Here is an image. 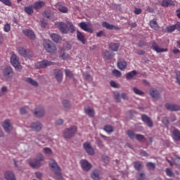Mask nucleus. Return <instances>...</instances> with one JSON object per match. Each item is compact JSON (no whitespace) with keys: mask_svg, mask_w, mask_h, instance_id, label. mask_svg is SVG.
<instances>
[{"mask_svg":"<svg viewBox=\"0 0 180 180\" xmlns=\"http://www.w3.org/2000/svg\"><path fill=\"white\" fill-rule=\"evenodd\" d=\"M141 120L143 122V123H146L148 127H153V126H154L151 118H150V117L146 114H143L141 115Z\"/></svg>","mask_w":180,"mask_h":180,"instance_id":"obj_16","label":"nucleus"},{"mask_svg":"<svg viewBox=\"0 0 180 180\" xmlns=\"http://www.w3.org/2000/svg\"><path fill=\"white\" fill-rule=\"evenodd\" d=\"M101 36H103V37H106V34H105V32L103 31H100L96 33V37H101Z\"/></svg>","mask_w":180,"mask_h":180,"instance_id":"obj_63","label":"nucleus"},{"mask_svg":"<svg viewBox=\"0 0 180 180\" xmlns=\"http://www.w3.org/2000/svg\"><path fill=\"white\" fill-rule=\"evenodd\" d=\"M22 33L25 34V36H27V37L31 40H34V39H36V35H34V32H33L32 30L24 29L22 30Z\"/></svg>","mask_w":180,"mask_h":180,"instance_id":"obj_18","label":"nucleus"},{"mask_svg":"<svg viewBox=\"0 0 180 180\" xmlns=\"http://www.w3.org/2000/svg\"><path fill=\"white\" fill-rule=\"evenodd\" d=\"M133 92L135 94V95H139V96H143L144 91L139 89L137 87H134L132 89Z\"/></svg>","mask_w":180,"mask_h":180,"instance_id":"obj_36","label":"nucleus"},{"mask_svg":"<svg viewBox=\"0 0 180 180\" xmlns=\"http://www.w3.org/2000/svg\"><path fill=\"white\" fill-rule=\"evenodd\" d=\"M83 147L89 155H94L95 154V150L89 142L84 143Z\"/></svg>","mask_w":180,"mask_h":180,"instance_id":"obj_12","label":"nucleus"},{"mask_svg":"<svg viewBox=\"0 0 180 180\" xmlns=\"http://www.w3.org/2000/svg\"><path fill=\"white\" fill-rule=\"evenodd\" d=\"M11 63L14 68L16 70H20V63H19V58L16 55L12 54L11 57Z\"/></svg>","mask_w":180,"mask_h":180,"instance_id":"obj_9","label":"nucleus"},{"mask_svg":"<svg viewBox=\"0 0 180 180\" xmlns=\"http://www.w3.org/2000/svg\"><path fill=\"white\" fill-rule=\"evenodd\" d=\"M122 99H124V101H129V96H127V94L122 93L121 94Z\"/></svg>","mask_w":180,"mask_h":180,"instance_id":"obj_61","label":"nucleus"},{"mask_svg":"<svg viewBox=\"0 0 180 180\" xmlns=\"http://www.w3.org/2000/svg\"><path fill=\"white\" fill-rule=\"evenodd\" d=\"M165 106L166 109L170 112H177L178 110H180V106L178 104H171L167 103Z\"/></svg>","mask_w":180,"mask_h":180,"instance_id":"obj_14","label":"nucleus"},{"mask_svg":"<svg viewBox=\"0 0 180 180\" xmlns=\"http://www.w3.org/2000/svg\"><path fill=\"white\" fill-rule=\"evenodd\" d=\"M170 5L175 6V2L172 0H162V6L167 8V6H169Z\"/></svg>","mask_w":180,"mask_h":180,"instance_id":"obj_31","label":"nucleus"},{"mask_svg":"<svg viewBox=\"0 0 180 180\" xmlns=\"http://www.w3.org/2000/svg\"><path fill=\"white\" fill-rule=\"evenodd\" d=\"M4 31L5 33H9L11 32V24L6 23L4 26Z\"/></svg>","mask_w":180,"mask_h":180,"instance_id":"obj_46","label":"nucleus"},{"mask_svg":"<svg viewBox=\"0 0 180 180\" xmlns=\"http://www.w3.org/2000/svg\"><path fill=\"white\" fill-rule=\"evenodd\" d=\"M77 38L79 41H81V43H82V44H85L86 39H85V36H84V34L79 30L77 31Z\"/></svg>","mask_w":180,"mask_h":180,"instance_id":"obj_25","label":"nucleus"},{"mask_svg":"<svg viewBox=\"0 0 180 180\" xmlns=\"http://www.w3.org/2000/svg\"><path fill=\"white\" fill-rule=\"evenodd\" d=\"M18 53L22 56V57H25V58H30L33 56V53L30 51H27L22 47L18 48Z\"/></svg>","mask_w":180,"mask_h":180,"instance_id":"obj_11","label":"nucleus"},{"mask_svg":"<svg viewBox=\"0 0 180 180\" xmlns=\"http://www.w3.org/2000/svg\"><path fill=\"white\" fill-rule=\"evenodd\" d=\"M3 75L6 79H12L13 75H15V72H13V69L11 67H7L4 68L3 71Z\"/></svg>","mask_w":180,"mask_h":180,"instance_id":"obj_7","label":"nucleus"},{"mask_svg":"<svg viewBox=\"0 0 180 180\" xmlns=\"http://www.w3.org/2000/svg\"><path fill=\"white\" fill-rule=\"evenodd\" d=\"M51 39L55 43H58V41H61V40H62L61 37H60V35H58V34H51Z\"/></svg>","mask_w":180,"mask_h":180,"instance_id":"obj_32","label":"nucleus"},{"mask_svg":"<svg viewBox=\"0 0 180 180\" xmlns=\"http://www.w3.org/2000/svg\"><path fill=\"white\" fill-rule=\"evenodd\" d=\"M33 6L30 5L28 6H25L24 8V11L25 12V13H27V15H32V13L34 12V11L33 10Z\"/></svg>","mask_w":180,"mask_h":180,"instance_id":"obj_33","label":"nucleus"},{"mask_svg":"<svg viewBox=\"0 0 180 180\" xmlns=\"http://www.w3.org/2000/svg\"><path fill=\"white\" fill-rule=\"evenodd\" d=\"M41 25L43 27H46L47 26V21H46L44 18L41 19Z\"/></svg>","mask_w":180,"mask_h":180,"instance_id":"obj_64","label":"nucleus"},{"mask_svg":"<svg viewBox=\"0 0 180 180\" xmlns=\"http://www.w3.org/2000/svg\"><path fill=\"white\" fill-rule=\"evenodd\" d=\"M135 139L138 141H143V140H146V137H144V135L136 134V136H135Z\"/></svg>","mask_w":180,"mask_h":180,"instance_id":"obj_49","label":"nucleus"},{"mask_svg":"<svg viewBox=\"0 0 180 180\" xmlns=\"http://www.w3.org/2000/svg\"><path fill=\"white\" fill-rule=\"evenodd\" d=\"M127 134L131 140H134V139H136V136H137V134L134 133V131L131 130L127 131Z\"/></svg>","mask_w":180,"mask_h":180,"instance_id":"obj_38","label":"nucleus"},{"mask_svg":"<svg viewBox=\"0 0 180 180\" xmlns=\"http://www.w3.org/2000/svg\"><path fill=\"white\" fill-rule=\"evenodd\" d=\"M80 165L82 168V169H84V171H89V169H91V168H92V165H91V163H89V162H88V160H82L80 161Z\"/></svg>","mask_w":180,"mask_h":180,"instance_id":"obj_17","label":"nucleus"},{"mask_svg":"<svg viewBox=\"0 0 180 180\" xmlns=\"http://www.w3.org/2000/svg\"><path fill=\"white\" fill-rule=\"evenodd\" d=\"M55 124L56 126H61L64 124V120L61 118L56 120L55 122Z\"/></svg>","mask_w":180,"mask_h":180,"instance_id":"obj_52","label":"nucleus"},{"mask_svg":"<svg viewBox=\"0 0 180 180\" xmlns=\"http://www.w3.org/2000/svg\"><path fill=\"white\" fill-rule=\"evenodd\" d=\"M112 72L115 77H117V78H120V77H122V72L117 69H114Z\"/></svg>","mask_w":180,"mask_h":180,"instance_id":"obj_45","label":"nucleus"},{"mask_svg":"<svg viewBox=\"0 0 180 180\" xmlns=\"http://www.w3.org/2000/svg\"><path fill=\"white\" fill-rule=\"evenodd\" d=\"M174 162L176 164V165H180V158L178 155H174Z\"/></svg>","mask_w":180,"mask_h":180,"instance_id":"obj_57","label":"nucleus"},{"mask_svg":"<svg viewBox=\"0 0 180 180\" xmlns=\"http://www.w3.org/2000/svg\"><path fill=\"white\" fill-rule=\"evenodd\" d=\"M65 74L68 78H72V77H74V74H72V72L69 69L65 70Z\"/></svg>","mask_w":180,"mask_h":180,"instance_id":"obj_47","label":"nucleus"},{"mask_svg":"<svg viewBox=\"0 0 180 180\" xmlns=\"http://www.w3.org/2000/svg\"><path fill=\"white\" fill-rule=\"evenodd\" d=\"M50 65H54V63L48 60H44L35 64L36 68H47Z\"/></svg>","mask_w":180,"mask_h":180,"instance_id":"obj_6","label":"nucleus"},{"mask_svg":"<svg viewBox=\"0 0 180 180\" xmlns=\"http://www.w3.org/2000/svg\"><path fill=\"white\" fill-rule=\"evenodd\" d=\"M122 95H120V93L118 91H115L114 92V98L115 99L116 102H118L120 103L122 102Z\"/></svg>","mask_w":180,"mask_h":180,"instance_id":"obj_39","label":"nucleus"},{"mask_svg":"<svg viewBox=\"0 0 180 180\" xmlns=\"http://www.w3.org/2000/svg\"><path fill=\"white\" fill-rule=\"evenodd\" d=\"M103 130L108 134L113 133V127L112 125H105L103 128Z\"/></svg>","mask_w":180,"mask_h":180,"instance_id":"obj_43","label":"nucleus"},{"mask_svg":"<svg viewBox=\"0 0 180 180\" xmlns=\"http://www.w3.org/2000/svg\"><path fill=\"white\" fill-rule=\"evenodd\" d=\"M102 26L103 27H105V29H108L109 30H113V29H115V30H120V28L115 27V25H110L107 22H103Z\"/></svg>","mask_w":180,"mask_h":180,"instance_id":"obj_23","label":"nucleus"},{"mask_svg":"<svg viewBox=\"0 0 180 180\" xmlns=\"http://www.w3.org/2000/svg\"><path fill=\"white\" fill-rule=\"evenodd\" d=\"M56 174V180H64V178H63V175H61V173L59 172L58 173Z\"/></svg>","mask_w":180,"mask_h":180,"instance_id":"obj_56","label":"nucleus"},{"mask_svg":"<svg viewBox=\"0 0 180 180\" xmlns=\"http://www.w3.org/2000/svg\"><path fill=\"white\" fill-rule=\"evenodd\" d=\"M117 68L119 70H121V71H124L126 68H127V62L126 61H120L117 63Z\"/></svg>","mask_w":180,"mask_h":180,"instance_id":"obj_29","label":"nucleus"},{"mask_svg":"<svg viewBox=\"0 0 180 180\" xmlns=\"http://www.w3.org/2000/svg\"><path fill=\"white\" fill-rule=\"evenodd\" d=\"M152 49H153V50L156 51V53H164L165 51H168V49L160 48V46H158V44H157V43H153L152 44Z\"/></svg>","mask_w":180,"mask_h":180,"instance_id":"obj_20","label":"nucleus"},{"mask_svg":"<svg viewBox=\"0 0 180 180\" xmlns=\"http://www.w3.org/2000/svg\"><path fill=\"white\" fill-rule=\"evenodd\" d=\"M4 176L7 180H16V178H15V174H13V172L11 171L6 172Z\"/></svg>","mask_w":180,"mask_h":180,"instance_id":"obj_28","label":"nucleus"},{"mask_svg":"<svg viewBox=\"0 0 180 180\" xmlns=\"http://www.w3.org/2000/svg\"><path fill=\"white\" fill-rule=\"evenodd\" d=\"M58 11L62 13H67V12H68V8L65 6H61L58 8Z\"/></svg>","mask_w":180,"mask_h":180,"instance_id":"obj_53","label":"nucleus"},{"mask_svg":"<svg viewBox=\"0 0 180 180\" xmlns=\"http://www.w3.org/2000/svg\"><path fill=\"white\" fill-rule=\"evenodd\" d=\"M55 25L63 34H68L69 32L72 34L75 32V27L70 21H67L66 23L64 22H57Z\"/></svg>","mask_w":180,"mask_h":180,"instance_id":"obj_1","label":"nucleus"},{"mask_svg":"<svg viewBox=\"0 0 180 180\" xmlns=\"http://www.w3.org/2000/svg\"><path fill=\"white\" fill-rule=\"evenodd\" d=\"M49 166L55 174H58V172H60L61 171V169L58 167V165L54 160L50 161Z\"/></svg>","mask_w":180,"mask_h":180,"instance_id":"obj_13","label":"nucleus"},{"mask_svg":"<svg viewBox=\"0 0 180 180\" xmlns=\"http://www.w3.org/2000/svg\"><path fill=\"white\" fill-rule=\"evenodd\" d=\"M92 179L94 180H99V172H94L91 175Z\"/></svg>","mask_w":180,"mask_h":180,"instance_id":"obj_48","label":"nucleus"},{"mask_svg":"<svg viewBox=\"0 0 180 180\" xmlns=\"http://www.w3.org/2000/svg\"><path fill=\"white\" fill-rule=\"evenodd\" d=\"M103 57L104 58V60H110V58H112V54H110V53H109V51H105L103 52Z\"/></svg>","mask_w":180,"mask_h":180,"instance_id":"obj_40","label":"nucleus"},{"mask_svg":"<svg viewBox=\"0 0 180 180\" xmlns=\"http://www.w3.org/2000/svg\"><path fill=\"white\" fill-rule=\"evenodd\" d=\"M0 2H2L6 6H12V1L11 0H0Z\"/></svg>","mask_w":180,"mask_h":180,"instance_id":"obj_51","label":"nucleus"},{"mask_svg":"<svg viewBox=\"0 0 180 180\" xmlns=\"http://www.w3.org/2000/svg\"><path fill=\"white\" fill-rule=\"evenodd\" d=\"M78 26L80 27V29H82V30H84V32H87L88 33H94V30H92L90 23L81 22L78 24Z\"/></svg>","mask_w":180,"mask_h":180,"instance_id":"obj_8","label":"nucleus"},{"mask_svg":"<svg viewBox=\"0 0 180 180\" xmlns=\"http://www.w3.org/2000/svg\"><path fill=\"white\" fill-rule=\"evenodd\" d=\"M6 92H8V87L6 86H4L1 89L0 96H4Z\"/></svg>","mask_w":180,"mask_h":180,"instance_id":"obj_50","label":"nucleus"},{"mask_svg":"<svg viewBox=\"0 0 180 180\" xmlns=\"http://www.w3.org/2000/svg\"><path fill=\"white\" fill-rule=\"evenodd\" d=\"M119 47H120V44L112 42L109 44L110 50L112 51H117L119 50Z\"/></svg>","mask_w":180,"mask_h":180,"instance_id":"obj_30","label":"nucleus"},{"mask_svg":"<svg viewBox=\"0 0 180 180\" xmlns=\"http://www.w3.org/2000/svg\"><path fill=\"white\" fill-rule=\"evenodd\" d=\"M136 75H137V71L132 70V71L127 73L126 78H127V79H133V78H134V77H136Z\"/></svg>","mask_w":180,"mask_h":180,"instance_id":"obj_34","label":"nucleus"},{"mask_svg":"<svg viewBox=\"0 0 180 180\" xmlns=\"http://www.w3.org/2000/svg\"><path fill=\"white\" fill-rule=\"evenodd\" d=\"M172 137L174 141H180V131L178 129H175L172 131Z\"/></svg>","mask_w":180,"mask_h":180,"instance_id":"obj_26","label":"nucleus"},{"mask_svg":"<svg viewBox=\"0 0 180 180\" xmlns=\"http://www.w3.org/2000/svg\"><path fill=\"white\" fill-rule=\"evenodd\" d=\"M20 112L21 115H26L27 113V108L26 107H22L20 109Z\"/></svg>","mask_w":180,"mask_h":180,"instance_id":"obj_59","label":"nucleus"},{"mask_svg":"<svg viewBox=\"0 0 180 180\" xmlns=\"http://www.w3.org/2000/svg\"><path fill=\"white\" fill-rule=\"evenodd\" d=\"M84 112L88 115L89 117H94L95 116V110L89 107L84 108Z\"/></svg>","mask_w":180,"mask_h":180,"instance_id":"obj_27","label":"nucleus"},{"mask_svg":"<svg viewBox=\"0 0 180 180\" xmlns=\"http://www.w3.org/2000/svg\"><path fill=\"white\" fill-rule=\"evenodd\" d=\"M110 85L112 88H119V84H117V83H116L115 81H110Z\"/></svg>","mask_w":180,"mask_h":180,"instance_id":"obj_60","label":"nucleus"},{"mask_svg":"<svg viewBox=\"0 0 180 180\" xmlns=\"http://www.w3.org/2000/svg\"><path fill=\"white\" fill-rule=\"evenodd\" d=\"M165 171L167 176H174V172H172V170H171V169L167 168Z\"/></svg>","mask_w":180,"mask_h":180,"instance_id":"obj_54","label":"nucleus"},{"mask_svg":"<svg viewBox=\"0 0 180 180\" xmlns=\"http://www.w3.org/2000/svg\"><path fill=\"white\" fill-rule=\"evenodd\" d=\"M62 105L66 110H68L71 108V103L68 101V100H63L62 101Z\"/></svg>","mask_w":180,"mask_h":180,"instance_id":"obj_37","label":"nucleus"},{"mask_svg":"<svg viewBox=\"0 0 180 180\" xmlns=\"http://www.w3.org/2000/svg\"><path fill=\"white\" fill-rule=\"evenodd\" d=\"M146 179V174L144 173H139V177L138 180H145Z\"/></svg>","mask_w":180,"mask_h":180,"instance_id":"obj_62","label":"nucleus"},{"mask_svg":"<svg viewBox=\"0 0 180 180\" xmlns=\"http://www.w3.org/2000/svg\"><path fill=\"white\" fill-rule=\"evenodd\" d=\"M180 29V22H177L174 25H171L167 27V31L172 33V32H175V30H179Z\"/></svg>","mask_w":180,"mask_h":180,"instance_id":"obj_24","label":"nucleus"},{"mask_svg":"<svg viewBox=\"0 0 180 180\" xmlns=\"http://www.w3.org/2000/svg\"><path fill=\"white\" fill-rule=\"evenodd\" d=\"M44 49H45L46 51L48 53H56L57 51V47L52 43L50 40H44Z\"/></svg>","mask_w":180,"mask_h":180,"instance_id":"obj_4","label":"nucleus"},{"mask_svg":"<svg viewBox=\"0 0 180 180\" xmlns=\"http://www.w3.org/2000/svg\"><path fill=\"white\" fill-rule=\"evenodd\" d=\"M54 77L58 82H62L63 78V70L60 69H55L53 70Z\"/></svg>","mask_w":180,"mask_h":180,"instance_id":"obj_15","label":"nucleus"},{"mask_svg":"<svg viewBox=\"0 0 180 180\" xmlns=\"http://www.w3.org/2000/svg\"><path fill=\"white\" fill-rule=\"evenodd\" d=\"M150 26L152 29H154V30H158V24L157 23V21L155 20H152L150 22Z\"/></svg>","mask_w":180,"mask_h":180,"instance_id":"obj_41","label":"nucleus"},{"mask_svg":"<svg viewBox=\"0 0 180 180\" xmlns=\"http://www.w3.org/2000/svg\"><path fill=\"white\" fill-rule=\"evenodd\" d=\"M44 6H46V2L43 1H35L33 4V8L36 11H38V9H41V8H44Z\"/></svg>","mask_w":180,"mask_h":180,"instance_id":"obj_22","label":"nucleus"},{"mask_svg":"<svg viewBox=\"0 0 180 180\" xmlns=\"http://www.w3.org/2000/svg\"><path fill=\"white\" fill-rule=\"evenodd\" d=\"M134 168H135L136 171H141L143 165H141V162L136 161L134 163Z\"/></svg>","mask_w":180,"mask_h":180,"instance_id":"obj_42","label":"nucleus"},{"mask_svg":"<svg viewBox=\"0 0 180 180\" xmlns=\"http://www.w3.org/2000/svg\"><path fill=\"white\" fill-rule=\"evenodd\" d=\"M34 116L37 119H41L46 116V109L44 106H39L34 111Z\"/></svg>","mask_w":180,"mask_h":180,"instance_id":"obj_5","label":"nucleus"},{"mask_svg":"<svg viewBox=\"0 0 180 180\" xmlns=\"http://www.w3.org/2000/svg\"><path fill=\"white\" fill-rule=\"evenodd\" d=\"M149 95L153 98L155 101H157L160 99V93L158 92V90L156 89H150L149 90Z\"/></svg>","mask_w":180,"mask_h":180,"instance_id":"obj_19","label":"nucleus"},{"mask_svg":"<svg viewBox=\"0 0 180 180\" xmlns=\"http://www.w3.org/2000/svg\"><path fill=\"white\" fill-rule=\"evenodd\" d=\"M2 127H4L5 131L9 132L11 130H12V125L11 124L9 120H6L2 123Z\"/></svg>","mask_w":180,"mask_h":180,"instance_id":"obj_21","label":"nucleus"},{"mask_svg":"<svg viewBox=\"0 0 180 180\" xmlns=\"http://www.w3.org/2000/svg\"><path fill=\"white\" fill-rule=\"evenodd\" d=\"M83 77H84V79H86L87 81H91L92 79V77L88 73H84L83 75Z\"/></svg>","mask_w":180,"mask_h":180,"instance_id":"obj_58","label":"nucleus"},{"mask_svg":"<svg viewBox=\"0 0 180 180\" xmlns=\"http://www.w3.org/2000/svg\"><path fill=\"white\" fill-rule=\"evenodd\" d=\"M43 150L45 154H53V150L50 148H44Z\"/></svg>","mask_w":180,"mask_h":180,"instance_id":"obj_55","label":"nucleus"},{"mask_svg":"<svg viewBox=\"0 0 180 180\" xmlns=\"http://www.w3.org/2000/svg\"><path fill=\"white\" fill-rule=\"evenodd\" d=\"M43 161H44V156L43 154H39L34 161L30 162V165L32 168H40L43 165L41 163Z\"/></svg>","mask_w":180,"mask_h":180,"instance_id":"obj_3","label":"nucleus"},{"mask_svg":"<svg viewBox=\"0 0 180 180\" xmlns=\"http://www.w3.org/2000/svg\"><path fill=\"white\" fill-rule=\"evenodd\" d=\"M146 167L148 168V169L149 170H152L154 171L155 169V164H154L152 162H149L146 164Z\"/></svg>","mask_w":180,"mask_h":180,"instance_id":"obj_44","label":"nucleus"},{"mask_svg":"<svg viewBox=\"0 0 180 180\" xmlns=\"http://www.w3.org/2000/svg\"><path fill=\"white\" fill-rule=\"evenodd\" d=\"M77 133V127L71 126L69 128H66L63 131V137L66 140H69L70 139H72L75 134Z\"/></svg>","mask_w":180,"mask_h":180,"instance_id":"obj_2","label":"nucleus"},{"mask_svg":"<svg viewBox=\"0 0 180 180\" xmlns=\"http://www.w3.org/2000/svg\"><path fill=\"white\" fill-rule=\"evenodd\" d=\"M30 127L33 131L39 133L43 129V124L39 121L34 122L31 124Z\"/></svg>","mask_w":180,"mask_h":180,"instance_id":"obj_10","label":"nucleus"},{"mask_svg":"<svg viewBox=\"0 0 180 180\" xmlns=\"http://www.w3.org/2000/svg\"><path fill=\"white\" fill-rule=\"evenodd\" d=\"M26 82L28 84H30V85H32L33 86H39V83L36 82L34 79L30 78V77H27L25 79Z\"/></svg>","mask_w":180,"mask_h":180,"instance_id":"obj_35","label":"nucleus"}]
</instances>
